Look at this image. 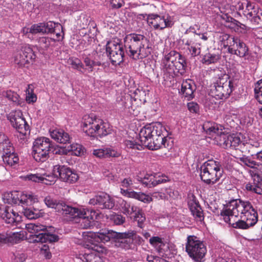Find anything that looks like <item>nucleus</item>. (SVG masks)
<instances>
[{
    "label": "nucleus",
    "mask_w": 262,
    "mask_h": 262,
    "mask_svg": "<svg viewBox=\"0 0 262 262\" xmlns=\"http://www.w3.org/2000/svg\"><path fill=\"white\" fill-rule=\"evenodd\" d=\"M245 220L250 226H254L258 221L257 210L249 201L233 199L224 205L220 215L225 222L230 221V216L238 217Z\"/></svg>",
    "instance_id": "obj_1"
},
{
    "label": "nucleus",
    "mask_w": 262,
    "mask_h": 262,
    "mask_svg": "<svg viewBox=\"0 0 262 262\" xmlns=\"http://www.w3.org/2000/svg\"><path fill=\"white\" fill-rule=\"evenodd\" d=\"M124 47L128 56L134 60L142 59L152 51L149 41L144 35L137 33L128 34L124 39Z\"/></svg>",
    "instance_id": "obj_2"
},
{
    "label": "nucleus",
    "mask_w": 262,
    "mask_h": 262,
    "mask_svg": "<svg viewBox=\"0 0 262 262\" xmlns=\"http://www.w3.org/2000/svg\"><path fill=\"white\" fill-rule=\"evenodd\" d=\"M97 234V239L105 243L112 240L115 246L126 250L132 248L133 237L135 234L134 230H129L125 232H116L107 229H102Z\"/></svg>",
    "instance_id": "obj_3"
},
{
    "label": "nucleus",
    "mask_w": 262,
    "mask_h": 262,
    "mask_svg": "<svg viewBox=\"0 0 262 262\" xmlns=\"http://www.w3.org/2000/svg\"><path fill=\"white\" fill-rule=\"evenodd\" d=\"M82 128L83 132L88 136L92 137L105 136L111 134L112 129L107 123L102 120L85 115L83 118Z\"/></svg>",
    "instance_id": "obj_4"
},
{
    "label": "nucleus",
    "mask_w": 262,
    "mask_h": 262,
    "mask_svg": "<svg viewBox=\"0 0 262 262\" xmlns=\"http://www.w3.org/2000/svg\"><path fill=\"white\" fill-rule=\"evenodd\" d=\"M200 177L207 185H214L219 181L223 175V170L219 162L208 160L200 167Z\"/></svg>",
    "instance_id": "obj_5"
},
{
    "label": "nucleus",
    "mask_w": 262,
    "mask_h": 262,
    "mask_svg": "<svg viewBox=\"0 0 262 262\" xmlns=\"http://www.w3.org/2000/svg\"><path fill=\"white\" fill-rule=\"evenodd\" d=\"M186 251L193 260L201 262L204 258L207 250L203 242L195 235H189L187 238Z\"/></svg>",
    "instance_id": "obj_6"
},
{
    "label": "nucleus",
    "mask_w": 262,
    "mask_h": 262,
    "mask_svg": "<svg viewBox=\"0 0 262 262\" xmlns=\"http://www.w3.org/2000/svg\"><path fill=\"white\" fill-rule=\"evenodd\" d=\"M89 237L91 238L85 244V247L89 250H92L93 252L85 253L82 262H102V259L98 254L105 253L106 249L102 244L99 243L100 239L96 238L97 233H91Z\"/></svg>",
    "instance_id": "obj_7"
},
{
    "label": "nucleus",
    "mask_w": 262,
    "mask_h": 262,
    "mask_svg": "<svg viewBox=\"0 0 262 262\" xmlns=\"http://www.w3.org/2000/svg\"><path fill=\"white\" fill-rule=\"evenodd\" d=\"M26 228L28 232L32 233L31 236L36 242H49L51 244L57 242L59 239L57 235L51 233L46 226L42 225L28 224L26 225Z\"/></svg>",
    "instance_id": "obj_8"
},
{
    "label": "nucleus",
    "mask_w": 262,
    "mask_h": 262,
    "mask_svg": "<svg viewBox=\"0 0 262 262\" xmlns=\"http://www.w3.org/2000/svg\"><path fill=\"white\" fill-rule=\"evenodd\" d=\"M52 142L49 138L40 137L36 139L33 146L32 155L34 160L38 162H43L48 159Z\"/></svg>",
    "instance_id": "obj_9"
},
{
    "label": "nucleus",
    "mask_w": 262,
    "mask_h": 262,
    "mask_svg": "<svg viewBox=\"0 0 262 262\" xmlns=\"http://www.w3.org/2000/svg\"><path fill=\"white\" fill-rule=\"evenodd\" d=\"M106 52L113 65H119L123 61L124 52L122 44L108 41L106 45Z\"/></svg>",
    "instance_id": "obj_10"
},
{
    "label": "nucleus",
    "mask_w": 262,
    "mask_h": 262,
    "mask_svg": "<svg viewBox=\"0 0 262 262\" xmlns=\"http://www.w3.org/2000/svg\"><path fill=\"white\" fill-rule=\"evenodd\" d=\"M43 201L48 207L54 208L62 215H75L78 211V208L70 206L62 201H57L50 195L45 197Z\"/></svg>",
    "instance_id": "obj_11"
},
{
    "label": "nucleus",
    "mask_w": 262,
    "mask_h": 262,
    "mask_svg": "<svg viewBox=\"0 0 262 262\" xmlns=\"http://www.w3.org/2000/svg\"><path fill=\"white\" fill-rule=\"evenodd\" d=\"M166 132L165 128L160 122L146 125L140 132V141L141 143H146L148 140H151L150 137L160 135Z\"/></svg>",
    "instance_id": "obj_12"
},
{
    "label": "nucleus",
    "mask_w": 262,
    "mask_h": 262,
    "mask_svg": "<svg viewBox=\"0 0 262 262\" xmlns=\"http://www.w3.org/2000/svg\"><path fill=\"white\" fill-rule=\"evenodd\" d=\"M7 119L10 120L12 126L20 134L25 135L29 129V126L25 118L23 117V113L20 110H16L10 112L7 115Z\"/></svg>",
    "instance_id": "obj_13"
},
{
    "label": "nucleus",
    "mask_w": 262,
    "mask_h": 262,
    "mask_svg": "<svg viewBox=\"0 0 262 262\" xmlns=\"http://www.w3.org/2000/svg\"><path fill=\"white\" fill-rule=\"evenodd\" d=\"M62 27L59 23L49 21L46 23H40L33 25L29 29V32L32 34L41 33L42 34H52L55 30L60 31Z\"/></svg>",
    "instance_id": "obj_14"
},
{
    "label": "nucleus",
    "mask_w": 262,
    "mask_h": 262,
    "mask_svg": "<svg viewBox=\"0 0 262 262\" xmlns=\"http://www.w3.org/2000/svg\"><path fill=\"white\" fill-rule=\"evenodd\" d=\"M147 22L155 29L163 30L166 27H171L173 25L168 14L165 17L157 14H149L147 16Z\"/></svg>",
    "instance_id": "obj_15"
},
{
    "label": "nucleus",
    "mask_w": 262,
    "mask_h": 262,
    "mask_svg": "<svg viewBox=\"0 0 262 262\" xmlns=\"http://www.w3.org/2000/svg\"><path fill=\"white\" fill-rule=\"evenodd\" d=\"M89 204L97 205L102 209H111L115 206L114 200L110 195L104 192H101L91 199Z\"/></svg>",
    "instance_id": "obj_16"
},
{
    "label": "nucleus",
    "mask_w": 262,
    "mask_h": 262,
    "mask_svg": "<svg viewBox=\"0 0 262 262\" xmlns=\"http://www.w3.org/2000/svg\"><path fill=\"white\" fill-rule=\"evenodd\" d=\"M72 218L76 217H79L82 218L84 221L83 223H84L83 227L84 228H91L93 227L95 223V220L97 219L98 214L95 211L93 210L87 209L85 210H80L78 209L77 213L75 215H70Z\"/></svg>",
    "instance_id": "obj_17"
},
{
    "label": "nucleus",
    "mask_w": 262,
    "mask_h": 262,
    "mask_svg": "<svg viewBox=\"0 0 262 262\" xmlns=\"http://www.w3.org/2000/svg\"><path fill=\"white\" fill-rule=\"evenodd\" d=\"M167 134L163 133L160 135L150 137V140H148L146 143H141L143 146L150 150H157L163 146L164 147L168 146L166 136Z\"/></svg>",
    "instance_id": "obj_18"
},
{
    "label": "nucleus",
    "mask_w": 262,
    "mask_h": 262,
    "mask_svg": "<svg viewBox=\"0 0 262 262\" xmlns=\"http://www.w3.org/2000/svg\"><path fill=\"white\" fill-rule=\"evenodd\" d=\"M249 48L247 45L238 37L236 39L230 48L228 50L229 54L236 55L241 58H245L249 54Z\"/></svg>",
    "instance_id": "obj_19"
},
{
    "label": "nucleus",
    "mask_w": 262,
    "mask_h": 262,
    "mask_svg": "<svg viewBox=\"0 0 262 262\" xmlns=\"http://www.w3.org/2000/svg\"><path fill=\"white\" fill-rule=\"evenodd\" d=\"M220 139V144L225 149H235L242 143L241 140L238 136L235 134L225 135L223 134Z\"/></svg>",
    "instance_id": "obj_20"
},
{
    "label": "nucleus",
    "mask_w": 262,
    "mask_h": 262,
    "mask_svg": "<svg viewBox=\"0 0 262 262\" xmlns=\"http://www.w3.org/2000/svg\"><path fill=\"white\" fill-rule=\"evenodd\" d=\"M0 216L7 224L16 225L21 220V217L9 206L0 208Z\"/></svg>",
    "instance_id": "obj_21"
},
{
    "label": "nucleus",
    "mask_w": 262,
    "mask_h": 262,
    "mask_svg": "<svg viewBox=\"0 0 262 262\" xmlns=\"http://www.w3.org/2000/svg\"><path fill=\"white\" fill-rule=\"evenodd\" d=\"M188 205L191 214L195 219L200 222L203 221L204 219L203 211L199 201L193 195L192 196V199L188 201Z\"/></svg>",
    "instance_id": "obj_22"
},
{
    "label": "nucleus",
    "mask_w": 262,
    "mask_h": 262,
    "mask_svg": "<svg viewBox=\"0 0 262 262\" xmlns=\"http://www.w3.org/2000/svg\"><path fill=\"white\" fill-rule=\"evenodd\" d=\"M52 138L57 142L62 144L70 143L71 137L70 135L62 129H55L50 132Z\"/></svg>",
    "instance_id": "obj_23"
},
{
    "label": "nucleus",
    "mask_w": 262,
    "mask_h": 262,
    "mask_svg": "<svg viewBox=\"0 0 262 262\" xmlns=\"http://www.w3.org/2000/svg\"><path fill=\"white\" fill-rule=\"evenodd\" d=\"M213 90L214 95L217 97L218 99H226L228 98L233 91L234 86H228L227 83L224 85H214Z\"/></svg>",
    "instance_id": "obj_24"
},
{
    "label": "nucleus",
    "mask_w": 262,
    "mask_h": 262,
    "mask_svg": "<svg viewBox=\"0 0 262 262\" xmlns=\"http://www.w3.org/2000/svg\"><path fill=\"white\" fill-rule=\"evenodd\" d=\"M121 192L122 193H125V194L129 198L137 199L145 203H149L152 201V199L151 196L141 192H137L134 191H128V190H124L123 189H121Z\"/></svg>",
    "instance_id": "obj_25"
},
{
    "label": "nucleus",
    "mask_w": 262,
    "mask_h": 262,
    "mask_svg": "<svg viewBox=\"0 0 262 262\" xmlns=\"http://www.w3.org/2000/svg\"><path fill=\"white\" fill-rule=\"evenodd\" d=\"M203 129L208 134H216L217 135H220V139H222L221 136L223 134L222 132L223 127L222 125L214 122H207L204 124Z\"/></svg>",
    "instance_id": "obj_26"
},
{
    "label": "nucleus",
    "mask_w": 262,
    "mask_h": 262,
    "mask_svg": "<svg viewBox=\"0 0 262 262\" xmlns=\"http://www.w3.org/2000/svg\"><path fill=\"white\" fill-rule=\"evenodd\" d=\"M93 154L94 156L99 158L117 157L119 155L116 151L110 148L94 149Z\"/></svg>",
    "instance_id": "obj_27"
},
{
    "label": "nucleus",
    "mask_w": 262,
    "mask_h": 262,
    "mask_svg": "<svg viewBox=\"0 0 262 262\" xmlns=\"http://www.w3.org/2000/svg\"><path fill=\"white\" fill-rule=\"evenodd\" d=\"M72 169L65 165H56L53 168V174L58 178L62 181L67 177V175L70 173Z\"/></svg>",
    "instance_id": "obj_28"
},
{
    "label": "nucleus",
    "mask_w": 262,
    "mask_h": 262,
    "mask_svg": "<svg viewBox=\"0 0 262 262\" xmlns=\"http://www.w3.org/2000/svg\"><path fill=\"white\" fill-rule=\"evenodd\" d=\"M183 97L187 100H190L194 97V91L191 83L187 81H183L181 85V89L180 92Z\"/></svg>",
    "instance_id": "obj_29"
},
{
    "label": "nucleus",
    "mask_w": 262,
    "mask_h": 262,
    "mask_svg": "<svg viewBox=\"0 0 262 262\" xmlns=\"http://www.w3.org/2000/svg\"><path fill=\"white\" fill-rule=\"evenodd\" d=\"M187 63L186 59L183 55L182 57L178 58L177 62L174 64V73H177L181 75H184L186 72Z\"/></svg>",
    "instance_id": "obj_30"
},
{
    "label": "nucleus",
    "mask_w": 262,
    "mask_h": 262,
    "mask_svg": "<svg viewBox=\"0 0 262 262\" xmlns=\"http://www.w3.org/2000/svg\"><path fill=\"white\" fill-rule=\"evenodd\" d=\"M35 198L32 194L21 193L20 196H17L14 201V204H26L27 206L31 205L35 202Z\"/></svg>",
    "instance_id": "obj_31"
},
{
    "label": "nucleus",
    "mask_w": 262,
    "mask_h": 262,
    "mask_svg": "<svg viewBox=\"0 0 262 262\" xmlns=\"http://www.w3.org/2000/svg\"><path fill=\"white\" fill-rule=\"evenodd\" d=\"M131 209L133 212H135L134 217V221L137 222L138 226L139 227L143 228L144 227V223L146 220L144 213L143 212L142 209L139 208H138V210H137L136 208H135V210H134L133 206H132Z\"/></svg>",
    "instance_id": "obj_32"
},
{
    "label": "nucleus",
    "mask_w": 262,
    "mask_h": 262,
    "mask_svg": "<svg viewBox=\"0 0 262 262\" xmlns=\"http://www.w3.org/2000/svg\"><path fill=\"white\" fill-rule=\"evenodd\" d=\"M219 39L223 45V47L224 48H227V49L229 50L232 45H233L236 37H233L228 34L223 33L220 36Z\"/></svg>",
    "instance_id": "obj_33"
},
{
    "label": "nucleus",
    "mask_w": 262,
    "mask_h": 262,
    "mask_svg": "<svg viewBox=\"0 0 262 262\" xmlns=\"http://www.w3.org/2000/svg\"><path fill=\"white\" fill-rule=\"evenodd\" d=\"M221 59V55L219 54H212L211 53H206L204 55L202 62L203 64L209 65L212 63H216Z\"/></svg>",
    "instance_id": "obj_34"
},
{
    "label": "nucleus",
    "mask_w": 262,
    "mask_h": 262,
    "mask_svg": "<svg viewBox=\"0 0 262 262\" xmlns=\"http://www.w3.org/2000/svg\"><path fill=\"white\" fill-rule=\"evenodd\" d=\"M232 217L233 216H230L229 222H225L230 225L233 228L246 230L251 227V226H250L249 224L244 219H241V220H238L237 221H234L232 222L231 220V217Z\"/></svg>",
    "instance_id": "obj_35"
},
{
    "label": "nucleus",
    "mask_w": 262,
    "mask_h": 262,
    "mask_svg": "<svg viewBox=\"0 0 262 262\" xmlns=\"http://www.w3.org/2000/svg\"><path fill=\"white\" fill-rule=\"evenodd\" d=\"M23 213L25 216L30 220L38 219L41 214L38 209L25 206H24Z\"/></svg>",
    "instance_id": "obj_36"
},
{
    "label": "nucleus",
    "mask_w": 262,
    "mask_h": 262,
    "mask_svg": "<svg viewBox=\"0 0 262 262\" xmlns=\"http://www.w3.org/2000/svg\"><path fill=\"white\" fill-rule=\"evenodd\" d=\"M19 53L28 59L30 62H32L36 58V55L32 48L27 45L23 46Z\"/></svg>",
    "instance_id": "obj_37"
},
{
    "label": "nucleus",
    "mask_w": 262,
    "mask_h": 262,
    "mask_svg": "<svg viewBox=\"0 0 262 262\" xmlns=\"http://www.w3.org/2000/svg\"><path fill=\"white\" fill-rule=\"evenodd\" d=\"M219 76L218 79L214 83V85H224L227 83L228 86H234L232 81L229 80L230 76L226 74L225 72L222 73Z\"/></svg>",
    "instance_id": "obj_38"
},
{
    "label": "nucleus",
    "mask_w": 262,
    "mask_h": 262,
    "mask_svg": "<svg viewBox=\"0 0 262 262\" xmlns=\"http://www.w3.org/2000/svg\"><path fill=\"white\" fill-rule=\"evenodd\" d=\"M68 149H69V153L71 152L72 155L76 156H81L83 155L85 149L81 145L77 143L71 144L68 146Z\"/></svg>",
    "instance_id": "obj_39"
},
{
    "label": "nucleus",
    "mask_w": 262,
    "mask_h": 262,
    "mask_svg": "<svg viewBox=\"0 0 262 262\" xmlns=\"http://www.w3.org/2000/svg\"><path fill=\"white\" fill-rule=\"evenodd\" d=\"M137 180L148 188L154 187V176L146 174L144 178L138 177Z\"/></svg>",
    "instance_id": "obj_40"
},
{
    "label": "nucleus",
    "mask_w": 262,
    "mask_h": 262,
    "mask_svg": "<svg viewBox=\"0 0 262 262\" xmlns=\"http://www.w3.org/2000/svg\"><path fill=\"white\" fill-rule=\"evenodd\" d=\"M3 96L17 105L20 104L19 96L13 91L11 90L4 91L3 92Z\"/></svg>",
    "instance_id": "obj_41"
},
{
    "label": "nucleus",
    "mask_w": 262,
    "mask_h": 262,
    "mask_svg": "<svg viewBox=\"0 0 262 262\" xmlns=\"http://www.w3.org/2000/svg\"><path fill=\"white\" fill-rule=\"evenodd\" d=\"M2 158L4 162L11 166L17 164L19 161V158L16 152L8 156H2Z\"/></svg>",
    "instance_id": "obj_42"
},
{
    "label": "nucleus",
    "mask_w": 262,
    "mask_h": 262,
    "mask_svg": "<svg viewBox=\"0 0 262 262\" xmlns=\"http://www.w3.org/2000/svg\"><path fill=\"white\" fill-rule=\"evenodd\" d=\"M182 55L176 51H171L167 54H166L163 59L168 61L171 62L172 63H175L178 60V58L182 57Z\"/></svg>",
    "instance_id": "obj_43"
},
{
    "label": "nucleus",
    "mask_w": 262,
    "mask_h": 262,
    "mask_svg": "<svg viewBox=\"0 0 262 262\" xmlns=\"http://www.w3.org/2000/svg\"><path fill=\"white\" fill-rule=\"evenodd\" d=\"M245 189L251 193L262 195V187L253 182H249L246 184Z\"/></svg>",
    "instance_id": "obj_44"
},
{
    "label": "nucleus",
    "mask_w": 262,
    "mask_h": 262,
    "mask_svg": "<svg viewBox=\"0 0 262 262\" xmlns=\"http://www.w3.org/2000/svg\"><path fill=\"white\" fill-rule=\"evenodd\" d=\"M14 62L19 68L27 67L31 62L24 56L18 53L15 57Z\"/></svg>",
    "instance_id": "obj_45"
},
{
    "label": "nucleus",
    "mask_w": 262,
    "mask_h": 262,
    "mask_svg": "<svg viewBox=\"0 0 262 262\" xmlns=\"http://www.w3.org/2000/svg\"><path fill=\"white\" fill-rule=\"evenodd\" d=\"M51 153L55 155H67L69 154V149L68 147H61L58 145H55L52 143Z\"/></svg>",
    "instance_id": "obj_46"
},
{
    "label": "nucleus",
    "mask_w": 262,
    "mask_h": 262,
    "mask_svg": "<svg viewBox=\"0 0 262 262\" xmlns=\"http://www.w3.org/2000/svg\"><path fill=\"white\" fill-rule=\"evenodd\" d=\"M254 93L257 100L262 104V79L258 80L255 84Z\"/></svg>",
    "instance_id": "obj_47"
},
{
    "label": "nucleus",
    "mask_w": 262,
    "mask_h": 262,
    "mask_svg": "<svg viewBox=\"0 0 262 262\" xmlns=\"http://www.w3.org/2000/svg\"><path fill=\"white\" fill-rule=\"evenodd\" d=\"M66 176L67 177L62 181L70 184L75 183L79 179L78 174L73 169H71L70 173L68 174Z\"/></svg>",
    "instance_id": "obj_48"
},
{
    "label": "nucleus",
    "mask_w": 262,
    "mask_h": 262,
    "mask_svg": "<svg viewBox=\"0 0 262 262\" xmlns=\"http://www.w3.org/2000/svg\"><path fill=\"white\" fill-rule=\"evenodd\" d=\"M55 40H52V38L46 37H39L38 39V43L39 47L42 48L43 50H47L50 45L51 42L52 41H54Z\"/></svg>",
    "instance_id": "obj_49"
},
{
    "label": "nucleus",
    "mask_w": 262,
    "mask_h": 262,
    "mask_svg": "<svg viewBox=\"0 0 262 262\" xmlns=\"http://www.w3.org/2000/svg\"><path fill=\"white\" fill-rule=\"evenodd\" d=\"M25 180H28L34 182L44 183V180H46L44 177L39 176V174H30L25 177Z\"/></svg>",
    "instance_id": "obj_50"
},
{
    "label": "nucleus",
    "mask_w": 262,
    "mask_h": 262,
    "mask_svg": "<svg viewBox=\"0 0 262 262\" xmlns=\"http://www.w3.org/2000/svg\"><path fill=\"white\" fill-rule=\"evenodd\" d=\"M163 70L164 72H167L169 74L174 73V64L171 62H168L164 59H162Z\"/></svg>",
    "instance_id": "obj_51"
},
{
    "label": "nucleus",
    "mask_w": 262,
    "mask_h": 262,
    "mask_svg": "<svg viewBox=\"0 0 262 262\" xmlns=\"http://www.w3.org/2000/svg\"><path fill=\"white\" fill-rule=\"evenodd\" d=\"M239 160L245 165L251 168H254L255 166L258 165L256 162L245 156L239 158Z\"/></svg>",
    "instance_id": "obj_52"
},
{
    "label": "nucleus",
    "mask_w": 262,
    "mask_h": 262,
    "mask_svg": "<svg viewBox=\"0 0 262 262\" xmlns=\"http://www.w3.org/2000/svg\"><path fill=\"white\" fill-rule=\"evenodd\" d=\"M3 156H8L15 152V149L12 144L10 142H8L6 146L3 145Z\"/></svg>",
    "instance_id": "obj_53"
},
{
    "label": "nucleus",
    "mask_w": 262,
    "mask_h": 262,
    "mask_svg": "<svg viewBox=\"0 0 262 262\" xmlns=\"http://www.w3.org/2000/svg\"><path fill=\"white\" fill-rule=\"evenodd\" d=\"M149 243L151 245H152L154 246H157L159 244H160V245L159 246V251L161 249V247L162 246H164V245H165L164 242L162 241V238L159 237V236H153V237H151L149 239Z\"/></svg>",
    "instance_id": "obj_54"
},
{
    "label": "nucleus",
    "mask_w": 262,
    "mask_h": 262,
    "mask_svg": "<svg viewBox=\"0 0 262 262\" xmlns=\"http://www.w3.org/2000/svg\"><path fill=\"white\" fill-rule=\"evenodd\" d=\"M40 254L43 255L47 259H50L52 254L49 249V246L47 244L43 245L40 248Z\"/></svg>",
    "instance_id": "obj_55"
},
{
    "label": "nucleus",
    "mask_w": 262,
    "mask_h": 262,
    "mask_svg": "<svg viewBox=\"0 0 262 262\" xmlns=\"http://www.w3.org/2000/svg\"><path fill=\"white\" fill-rule=\"evenodd\" d=\"M71 64L73 68L76 69L82 73L81 69H84V65L82 62L78 58L72 60Z\"/></svg>",
    "instance_id": "obj_56"
},
{
    "label": "nucleus",
    "mask_w": 262,
    "mask_h": 262,
    "mask_svg": "<svg viewBox=\"0 0 262 262\" xmlns=\"http://www.w3.org/2000/svg\"><path fill=\"white\" fill-rule=\"evenodd\" d=\"M253 177V182L256 185H259L261 187H262V172H258L257 173H255L252 176Z\"/></svg>",
    "instance_id": "obj_57"
},
{
    "label": "nucleus",
    "mask_w": 262,
    "mask_h": 262,
    "mask_svg": "<svg viewBox=\"0 0 262 262\" xmlns=\"http://www.w3.org/2000/svg\"><path fill=\"white\" fill-rule=\"evenodd\" d=\"M188 110L193 113H198L199 112L200 107L198 103L191 102L187 103Z\"/></svg>",
    "instance_id": "obj_58"
},
{
    "label": "nucleus",
    "mask_w": 262,
    "mask_h": 262,
    "mask_svg": "<svg viewBox=\"0 0 262 262\" xmlns=\"http://www.w3.org/2000/svg\"><path fill=\"white\" fill-rule=\"evenodd\" d=\"M78 0H74L72 4H68L67 6V10L76 11L79 9Z\"/></svg>",
    "instance_id": "obj_59"
},
{
    "label": "nucleus",
    "mask_w": 262,
    "mask_h": 262,
    "mask_svg": "<svg viewBox=\"0 0 262 262\" xmlns=\"http://www.w3.org/2000/svg\"><path fill=\"white\" fill-rule=\"evenodd\" d=\"M114 224L117 225H119L123 224L125 222V218L120 214H115L112 218Z\"/></svg>",
    "instance_id": "obj_60"
},
{
    "label": "nucleus",
    "mask_w": 262,
    "mask_h": 262,
    "mask_svg": "<svg viewBox=\"0 0 262 262\" xmlns=\"http://www.w3.org/2000/svg\"><path fill=\"white\" fill-rule=\"evenodd\" d=\"M6 236H8L9 238H10V237L12 238L14 241H15V243H17L23 238L24 234H21L20 233L16 232L13 233H12V234H11L10 233L9 235H7ZM9 239V242H10L11 239Z\"/></svg>",
    "instance_id": "obj_61"
},
{
    "label": "nucleus",
    "mask_w": 262,
    "mask_h": 262,
    "mask_svg": "<svg viewBox=\"0 0 262 262\" xmlns=\"http://www.w3.org/2000/svg\"><path fill=\"white\" fill-rule=\"evenodd\" d=\"M111 4L114 9H119L124 4L123 0H111Z\"/></svg>",
    "instance_id": "obj_62"
},
{
    "label": "nucleus",
    "mask_w": 262,
    "mask_h": 262,
    "mask_svg": "<svg viewBox=\"0 0 262 262\" xmlns=\"http://www.w3.org/2000/svg\"><path fill=\"white\" fill-rule=\"evenodd\" d=\"M168 181V180L167 179V177L165 176H162L161 177H158V178H156L154 176V187L157 186V185H158L159 184L165 183Z\"/></svg>",
    "instance_id": "obj_63"
},
{
    "label": "nucleus",
    "mask_w": 262,
    "mask_h": 262,
    "mask_svg": "<svg viewBox=\"0 0 262 262\" xmlns=\"http://www.w3.org/2000/svg\"><path fill=\"white\" fill-rule=\"evenodd\" d=\"M83 62L86 67H88V70L89 72H92L93 71V60H91L89 57H85L84 58Z\"/></svg>",
    "instance_id": "obj_64"
}]
</instances>
